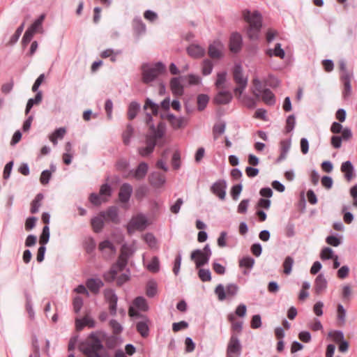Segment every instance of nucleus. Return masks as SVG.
Returning a JSON list of instances; mask_svg holds the SVG:
<instances>
[{
  "label": "nucleus",
  "instance_id": "nucleus-1",
  "mask_svg": "<svg viewBox=\"0 0 357 357\" xmlns=\"http://www.w3.org/2000/svg\"><path fill=\"white\" fill-rule=\"evenodd\" d=\"M245 20L248 24L247 34L252 40H257L259 38V33L262 26V17L258 11L251 13L249 10L243 12Z\"/></svg>",
  "mask_w": 357,
  "mask_h": 357
},
{
  "label": "nucleus",
  "instance_id": "nucleus-2",
  "mask_svg": "<svg viewBox=\"0 0 357 357\" xmlns=\"http://www.w3.org/2000/svg\"><path fill=\"white\" fill-rule=\"evenodd\" d=\"M338 66L340 81L343 86L342 96L346 100L350 97L352 93L351 82L354 79V73L352 69L347 68V62L343 59L338 61Z\"/></svg>",
  "mask_w": 357,
  "mask_h": 357
},
{
  "label": "nucleus",
  "instance_id": "nucleus-3",
  "mask_svg": "<svg viewBox=\"0 0 357 357\" xmlns=\"http://www.w3.org/2000/svg\"><path fill=\"white\" fill-rule=\"evenodd\" d=\"M129 258V253L128 248L126 245L122 246L121 255L119 257L117 262L114 264L110 270L104 274V278L107 282L114 281L117 275V273L122 271L128 263Z\"/></svg>",
  "mask_w": 357,
  "mask_h": 357
},
{
  "label": "nucleus",
  "instance_id": "nucleus-4",
  "mask_svg": "<svg viewBox=\"0 0 357 357\" xmlns=\"http://www.w3.org/2000/svg\"><path fill=\"white\" fill-rule=\"evenodd\" d=\"M165 66L160 61L152 66L148 64L142 66V81L149 84L154 81L160 74L165 71Z\"/></svg>",
  "mask_w": 357,
  "mask_h": 357
},
{
  "label": "nucleus",
  "instance_id": "nucleus-5",
  "mask_svg": "<svg viewBox=\"0 0 357 357\" xmlns=\"http://www.w3.org/2000/svg\"><path fill=\"white\" fill-rule=\"evenodd\" d=\"M91 341L81 345L80 349L87 357H101L99 351L103 349L100 340L94 334L90 335Z\"/></svg>",
  "mask_w": 357,
  "mask_h": 357
},
{
  "label": "nucleus",
  "instance_id": "nucleus-6",
  "mask_svg": "<svg viewBox=\"0 0 357 357\" xmlns=\"http://www.w3.org/2000/svg\"><path fill=\"white\" fill-rule=\"evenodd\" d=\"M238 285L234 283L228 284L226 287L223 284H219L215 289V294L218 300L222 301L234 298L238 294Z\"/></svg>",
  "mask_w": 357,
  "mask_h": 357
},
{
  "label": "nucleus",
  "instance_id": "nucleus-7",
  "mask_svg": "<svg viewBox=\"0 0 357 357\" xmlns=\"http://www.w3.org/2000/svg\"><path fill=\"white\" fill-rule=\"evenodd\" d=\"M211 250L208 244H206L203 250L197 249L191 253V259L194 260L197 268L208 264L211 256Z\"/></svg>",
  "mask_w": 357,
  "mask_h": 357
},
{
  "label": "nucleus",
  "instance_id": "nucleus-8",
  "mask_svg": "<svg viewBox=\"0 0 357 357\" xmlns=\"http://www.w3.org/2000/svg\"><path fill=\"white\" fill-rule=\"evenodd\" d=\"M148 225V219L144 214L139 213L134 215L127 225V230L129 234L133 233L135 231H143Z\"/></svg>",
  "mask_w": 357,
  "mask_h": 357
},
{
  "label": "nucleus",
  "instance_id": "nucleus-9",
  "mask_svg": "<svg viewBox=\"0 0 357 357\" xmlns=\"http://www.w3.org/2000/svg\"><path fill=\"white\" fill-rule=\"evenodd\" d=\"M227 184L225 180L218 179L210 188L211 192L220 200L224 201L226 198Z\"/></svg>",
  "mask_w": 357,
  "mask_h": 357
},
{
  "label": "nucleus",
  "instance_id": "nucleus-10",
  "mask_svg": "<svg viewBox=\"0 0 357 357\" xmlns=\"http://www.w3.org/2000/svg\"><path fill=\"white\" fill-rule=\"evenodd\" d=\"M241 350L242 346L237 335L232 333L227 344V356L235 355L236 357H239Z\"/></svg>",
  "mask_w": 357,
  "mask_h": 357
},
{
  "label": "nucleus",
  "instance_id": "nucleus-11",
  "mask_svg": "<svg viewBox=\"0 0 357 357\" xmlns=\"http://www.w3.org/2000/svg\"><path fill=\"white\" fill-rule=\"evenodd\" d=\"M224 44L219 40H215L208 46V54L211 59H219L223 56Z\"/></svg>",
  "mask_w": 357,
  "mask_h": 357
},
{
  "label": "nucleus",
  "instance_id": "nucleus-12",
  "mask_svg": "<svg viewBox=\"0 0 357 357\" xmlns=\"http://www.w3.org/2000/svg\"><path fill=\"white\" fill-rule=\"evenodd\" d=\"M105 301L109 303V309L111 315L115 316L116 314V307L118 296L114 291L111 289H107L104 291Z\"/></svg>",
  "mask_w": 357,
  "mask_h": 357
},
{
  "label": "nucleus",
  "instance_id": "nucleus-13",
  "mask_svg": "<svg viewBox=\"0 0 357 357\" xmlns=\"http://www.w3.org/2000/svg\"><path fill=\"white\" fill-rule=\"evenodd\" d=\"M98 249L102 252L103 257L107 259L114 257L116 253L115 247L113 243L108 240L100 243Z\"/></svg>",
  "mask_w": 357,
  "mask_h": 357
},
{
  "label": "nucleus",
  "instance_id": "nucleus-14",
  "mask_svg": "<svg viewBox=\"0 0 357 357\" xmlns=\"http://www.w3.org/2000/svg\"><path fill=\"white\" fill-rule=\"evenodd\" d=\"M133 189L130 184L128 183H123L120 187L119 192V199L121 203H127L129 202L132 195Z\"/></svg>",
  "mask_w": 357,
  "mask_h": 357
},
{
  "label": "nucleus",
  "instance_id": "nucleus-15",
  "mask_svg": "<svg viewBox=\"0 0 357 357\" xmlns=\"http://www.w3.org/2000/svg\"><path fill=\"white\" fill-rule=\"evenodd\" d=\"M100 215L104 217L105 221L115 224L119 222V211L116 206H110L105 211H101Z\"/></svg>",
  "mask_w": 357,
  "mask_h": 357
},
{
  "label": "nucleus",
  "instance_id": "nucleus-16",
  "mask_svg": "<svg viewBox=\"0 0 357 357\" xmlns=\"http://www.w3.org/2000/svg\"><path fill=\"white\" fill-rule=\"evenodd\" d=\"M161 117L167 119L172 128L175 130L181 128L186 125V121L183 117H176L173 114H162Z\"/></svg>",
  "mask_w": 357,
  "mask_h": 357
},
{
  "label": "nucleus",
  "instance_id": "nucleus-17",
  "mask_svg": "<svg viewBox=\"0 0 357 357\" xmlns=\"http://www.w3.org/2000/svg\"><path fill=\"white\" fill-rule=\"evenodd\" d=\"M242 37L238 33H233L229 40V50L231 52L236 53L240 51L242 47Z\"/></svg>",
  "mask_w": 357,
  "mask_h": 357
},
{
  "label": "nucleus",
  "instance_id": "nucleus-18",
  "mask_svg": "<svg viewBox=\"0 0 357 357\" xmlns=\"http://www.w3.org/2000/svg\"><path fill=\"white\" fill-rule=\"evenodd\" d=\"M234 80L236 84H248V77L243 76V68L240 63H236L233 70Z\"/></svg>",
  "mask_w": 357,
  "mask_h": 357
},
{
  "label": "nucleus",
  "instance_id": "nucleus-19",
  "mask_svg": "<svg viewBox=\"0 0 357 357\" xmlns=\"http://www.w3.org/2000/svg\"><path fill=\"white\" fill-rule=\"evenodd\" d=\"M170 89L174 96H182L184 91L183 86L181 83V77H173L170 81Z\"/></svg>",
  "mask_w": 357,
  "mask_h": 357
},
{
  "label": "nucleus",
  "instance_id": "nucleus-20",
  "mask_svg": "<svg viewBox=\"0 0 357 357\" xmlns=\"http://www.w3.org/2000/svg\"><path fill=\"white\" fill-rule=\"evenodd\" d=\"M149 182L155 188L162 187L166 182L165 174L160 172H153L149 176Z\"/></svg>",
  "mask_w": 357,
  "mask_h": 357
},
{
  "label": "nucleus",
  "instance_id": "nucleus-21",
  "mask_svg": "<svg viewBox=\"0 0 357 357\" xmlns=\"http://www.w3.org/2000/svg\"><path fill=\"white\" fill-rule=\"evenodd\" d=\"M45 18V14H41L36 20H34V22L26 30H28L33 34H35L36 33H43L44 31L43 23Z\"/></svg>",
  "mask_w": 357,
  "mask_h": 357
},
{
  "label": "nucleus",
  "instance_id": "nucleus-22",
  "mask_svg": "<svg viewBox=\"0 0 357 357\" xmlns=\"http://www.w3.org/2000/svg\"><path fill=\"white\" fill-rule=\"evenodd\" d=\"M341 172L344 173V178L347 181H350L354 176V167L351 162L347 160L341 165Z\"/></svg>",
  "mask_w": 357,
  "mask_h": 357
},
{
  "label": "nucleus",
  "instance_id": "nucleus-23",
  "mask_svg": "<svg viewBox=\"0 0 357 357\" xmlns=\"http://www.w3.org/2000/svg\"><path fill=\"white\" fill-rule=\"evenodd\" d=\"M187 52L191 57L197 59L204 56L205 49L199 45L192 44L188 47Z\"/></svg>",
  "mask_w": 357,
  "mask_h": 357
},
{
  "label": "nucleus",
  "instance_id": "nucleus-24",
  "mask_svg": "<svg viewBox=\"0 0 357 357\" xmlns=\"http://www.w3.org/2000/svg\"><path fill=\"white\" fill-rule=\"evenodd\" d=\"M232 95L227 91H220L214 98V102L217 105H226L231 102Z\"/></svg>",
  "mask_w": 357,
  "mask_h": 357
},
{
  "label": "nucleus",
  "instance_id": "nucleus-25",
  "mask_svg": "<svg viewBox=\"0 0 357 357\" xmlns=\"http://www.w3.org/2000/svg\"><path fill=\"white\" fill-rule=\"evenodd\" d=\"M262 101L267 105H274L276 102L275 96L269 89H264L260 97Z\"/></svg>",
  "mask_w": 357,
  "mask_h": 357
},
{
  "label": "nucleus",
  "instance_id": "nucleus-26",
  "mask_svg": "<svg viewBox=\"0 0 357 357\" xmlns=\"http://www.w3.org/2000/svg\"><path fill=\"white\" fill-rule=\"evenodd\" d=\"M86 285L91 292L97 294L104 284L99 278H90L87 280Z\"/></svg>",
  "mask_w": 357,
  "mask_h": 357
},
{
  "label": "nucleus",
  "instance_id": "nucleus-27",
  "mask_svg": "<svg viewBox=\"0 0 357 357\" xmlns=\"http://www.w3.org/2000/svg\"><path fill=\"white\" fill-rule=\"evenodd\" d=\"M327 287V281L322 274H319L315 279L314 290L316 294L322 293Z\"/></svg>",
  "mask_w": 357,
  "mask_h": 357
},
{
  "label": "nucleus",
  "instance_id": "nucleus-28",
  "mask_svg": "<svg viewBox=\"0 0 357 357\" xmlns=\"http://www.w3.org/2000/svg\"><path fill=\"white\" fill-rule=\"evenodd\" d=\"M266 54L270 57L275 56L280 59H284L285 56V52L281 48L280 43H276L274 49H268L266 50Z\"/></svg>",
  "mask_w": 357,
  "mask_h": 357
},
{
  "label": "nucleus",
  "instance_id": "nucleus-29",
  "mask_svg": "<svg viewBox=\"0 0 357 357\" xmlns=\"http://www.w3.org/2000/svg\"><path fill=\"white\" fill-rule=\"evenodd\" d=\"M104 217H102L100 215V213L99 215L96 217H94L91 219V225L93 227V229L95 232L99 233L102 231L103 227H104V221H105Z\"/></svg>",
  "mask_w": 357,
  "mask_h": 357
},
{
  "label": "nucleus",
  "instance_id": "nucleus-30",
  "mask_svg": "<svg viewBox=\"0 0 357 357\" xmlns=\"http://www.w3.org/2000/svg\"><path fill=\"white\" fill-rule=\"evenodd\" d=\"M75 325L77 330L81 331L86 326H88L90 328L95 327V321L93 319L86 317L82 319H77L75 321Z\"/></svg>",
  "mask_w": 357,
  "mask_h": 357
},
{
  "label": "nucleus",
  "instance_id": "nucleus-31",
  "mask_svg": "<svg viewBox=\"0 0 357 357\" xmlns=\"http://www.w3.org/2000/svg\"><path fill=\"white\" fill-rule=\"evenodd\" d=\"M150 129L152 132V135H150L155 140L161 139L163 137L165 133V127L162 123H160L158 125L157 128H155L154 124H151L150 126Z\"/></svg>",
  "mask_w": 357,
  "mask_h": 357
},
{
  "label": "nucleus",
  "instance_id": "nucleus-32",
  "mask_svg": "<svg viewBox=\"0 0 357 357\" xmlns=\"http://www.w3.org/2000/svg\"><path fill=\"white\" fill-rule=\"evenodd\" d=\"M290 140H283L280 142V155L277 159L278 162L284 160L287 158V155L290 149Z\"/></svg>",
  "mask_w": 357,
  "mask_h": 357
},
{
  "label": "nucleus",
  "instance_id": "nucleus-33",
  "mask_svg": "<svg viewBox=\"0 0 357 357\" xmlns=\"http://www.w3.org/2000/svg\"><path fill=\"white\" fill-rule=\"evenodd\" d=\"M148 169L149 167L146 162H140L134 173V177L137 180L142 179L146 175Z\"/></svg>",
  "mask_w": 357,
  "mask_h": 357
},
{
  "label": "nucleus",
  "instance_id": "nucleus-34",
  "mask_svg": "<svg viewBox=\"0 0 357 357\" xmlns=\"http://www.w3.org/2000/svg\"><path fill=\"white\" fill-rule=\"evenodd\" d=\"M43 195L38 193L31 202L30 212L33 214L38 212L39 208L41 206V202L43 199Z\"/></svg>",
  "mask_w": 357,
  "mask_h": 357
},
{
  "label": "nucleus",
  "instance_id": "nucleus-35",
  "mask_svg": "<svg viewBox=\"0 0 357 357\" xmlns=\"http://www.w3.org/2000/svg\"><path fill=\"white\" fill-rule=\"evenodd\" d=\"M139 109L140 105L138 102L135 101L131 102L128 106V118L130 120L134 119L137 115Z\"/></svg>",
  "mask_w": 357,
  "mask_h": 357
},
{
  "label": "nucleus",
  "instance_id": "nucleus-36",
  "mask_svg": "<svg viewBox=\"0 0 357 357\" xmlns=\"http://www.w3.org/2000/svg\"><path fill=\"white\" fill-rule=\"evenodd\" d=\"M132 26L134 31L137 35L144 33L146 31V25L142 22L140 17H135L132 22Z\"/></svg>",
  "mask_w": 357,
  "mask_h": 357
},
{
  "label": "nucleus",
  "instance_id": "nucleus-37",
  "mask_svg": "<svg viewBox=\"0 0 357 357\" xmlns=\"http://www.w3.org/2000/svg\"><path fill=\"white\" fill-rule=\"evenodd\" d=\"M158 292V285L155 281L150 280L146 284V294L149 298L154 297Z\"/></svg>",
  "mask_w": 357,
  "mask_h": 357
},
{
  "label": "nucleus",
  "instance_id": "nucleus-38",
  "mask_svg": "<svg viewBox=\"0 0 357 357\" xmlns=\"http://www.w3.org/2000/svg\"><path fill=\"white\" fill-rule=\"evenodd\" d=\"M252 84L253 87L252 88V93L257 98H259L264 90L262 89L261 82L258 77H255L252 79Z\"/></svg>",
  "mask_w": 357,
  "mask_h": 357
},
{
  "label": "nucleus",
  "instance_id": "nucleus-39",
  "mask_svg": "<svg viewBox=\"0 0 357 357\" xmlns=\"http://www.w3.org/2000/svg\"><path fill=\"white\" fill-rule=\"evenodd\" d=\"M133 305L142 311H146L149 309L147 301L143 296H138L133 301Z\"/></svg>",
  "mask_w": 357,
  "mask_h": 357
},
{
  "label": "nucleus",
  "instance_id": "nucleus-40",
  "mask_svg": "<svg viewBox=\"0 0 357 357\" xmlns=\"http://www.w3.org/2000/svg\"><path fill=\"white\" fill-rule=\"evenodd\" d=\"M41 100H42V92L38 91L35 98H30L28 100L26 107V110H25L26 114H28L29 112L30 109L32 108L33 105L40 103L41 102Z\"/></svg>",
  "mask_w": 357,
  "mask_h": 357
},
{
  "label": "nucleus",
  "instance_id": "nucleus-41",
  "mask_svg": "<svg viewBox=\"0 0 357 357\" xmlns=\"http://www.w3.org/2000/svg\"><path fill=\"white\" fill-rule=\"evenodd\" d=\"M209 97L206 94H199L197 96V108L199 111L204 110L207 106Z\"/></svg>",
  "mask_w": 357,
  "mask_h": 357
},
{
  "label": "nucleus",
  "instance_id": "nucleus-42",
  "mask_svg": "<svg viewBox=\"0 0 357 357\" xmlns=\"http://www.w3.org/2000/svg\"><path fill=\"white\" fill-rule=\"evenodd\" d=\"M137 331L140 333V335L145 337L148 336L149 328L148 324L146 321H139L136 325Z\"/></svg>",
  "mask_w": 357,
  "mask_h": 357
},
{
  "label": "nucleus",
  "instance_id": "nucleus-43",
  "mask_svg": "<svg viewBox=\"0 0 357 357\" xmlns=\"http://www.w3.org/2000/svg\"><path fill=\"white\" fill-rule=\"evenodd\" d=\"M147 269L152 273H158L160 270V261L158 257H153L147 265Z\"/></svg>",
  "mask_w": 357,
  "mask_h": 357
},
{
  "label": "nucleus",
  "instance_id": "nucleus-44",
  "mask_svg": "<svg viewBox=\"0 0 357 357\" xmlns=\"http://www.w3.org/2000/svg\"><path fill=\"white\" fill-rule=\"evenodd\" d=\"M294 262V260L291 257L288 256L285 258L282 264L284 274L289 275L291 273Z\"/></svg>",
  "mask_w": 357,
  "mask_h": 357
},
{
  "label": "nucleus",
  "instance_id": "nucleus-45",
  "mask_svg": "<svg viewBox=\"0 0 357 357\" xmlns=\"http://www.w3.org/2000/svg\"><path fill=\"white\" fill-rule=\"evenodd\" d=\"M226 125L225 123L215 124L213 128L214 139H217L218 135H222L225 131Z\"/></svg>",
  "mask_w": 357,
  "mask_h": 357
},
{
  "label": "nucleus",
  "instance_id": "nucleus-46",
  "mask_svg": "<svg viewBox=\"0 0 357 357\" xmlns=\"http://www.w3.org/2000/svg\"><path fill=\"white\" fill-rule=\"evenodd\" d=\"M150 109L153 114L156 115L159 109V105L153 102L151 99L146 98L144 105V109L146 110Z\"/></svg>",
  "mask_w": 357,
  "mask_h": 357
},
{
  "label": "nucleus",
  "instance_id": "nucleus-47",
  "mask_svg": "<svg viewBox=\"0 0 357 357\" xmlns=\"http://www.w3.org/2000/svg\"><path fill=\"white\" fill-rule=\"evenodd\" d=\"M133 132L134 128L132 125L128 124L126 130L123 133V140L125 144H128L130 143Z\"/></svg>",
  "mask_w": 357,
  "mask_h": 357
},
{
  "label": "nucleus",
  "instance_id": "nucleus-48",
  "mask_svg": "<svg viewBox=\"0 0 357 357\" xmlns=\"http://www.w3.org/2000/svg\"><path fill=\"white\" fill-rule=\"evenodd\" d=\"M213 64L209 59H205L202 62V74L205 76L212 73Z\"/></svg>",
  "mask_w": 357,
  "mask_h": 357
},
{
  "label": "nucleus",
  "instance_id": "nucleus-49",
  "mask_svg": "<svg viewBox=\"0 0 357 357\" xmlns=\"http://www.w3.org/2000/svg\"><path fill=\"white\" fill-rule=\"evenodd\" d=\"M255 264V259L251 257H243L239 261V266L240 267H245L248 269L252 268L253 266Z\"/></svg>",
  "mask_w": 357,
  "mask_h": 357
},
{
  "label": "nucleus",
  "instance_id": "nucleus-50",
  "mask_svg": "<svg viewBox=\"0 0 357 357\" xmlns=\"http://www.w3.org/2000/svg\"><path fill=\"white\" fill-rule=\"evenodd\" d=\"M198 275L202 282H209L211 280V275L208 269H199L198 272Z\"/></svg>",
  "mask_w": 357,
  "mask_h": 357
},
{
  "label": "nucleus",
  "instance_id": "nucleus-51",
  "mask_svg": "<svg viewBox=\"0 0 357 357\" xmlns=\"http://www.w3.org/2000/svg\"><path fill=\"white\" fill-rule=\"evenodd\" d=\"M90 202L95 206H99L102 202H105L107 199L103 198L102 196L96 193H91L89 197Z\"/></svg>",
  "mask_w": 357,
  "mask_h": 357
},
{
  "label": "nucleus",
  "instance_id": "nucleus-52",
  "mask_svg": "<svg viewBox=\"0 0 357 357\" xmlns=\"http://www.w3.org/2000/svg\"><path fill=\"white\" fill-rule=\"evenodd\" d=\"M295 124H296L295 116L294 114L289 115L287 117V121H286V127H285L286 132H291L295 127Z\"/></svg>",
  "mask_w": 357,
  "mask_h": 357
},
{
  "label": "nucleus",
  "instance_id": "nucleus-53",
  "mask_svg": "<svg viewBox=\"0 0 357 357\" xmlns=\"http://www.w3.org/2000/svg\"><path fill=\"white\" fill-rule=\"evenodd\" d=\"M226 77H227V72L226 71L218 73L217 79H216V81L215 83V86L217 88L222 87V85L225 84V82L226 81Z\"/></svg>",
  "mask_w": 357,
  "mask_h": 357
},
{
  "label": "nucleus",
  "instance_id": "nucleus-54",
  "mask_svg": "<svg viewBox=\"0 0 357 357\" xmlns=\"http://www.w3.org/2000/svg\"><path fill=\"white\" fill-rule=\"evenodd\" d=\"M333 251L331 248L326 247L322 249L320 257L322 260H327L333 258Z\"/></svg>",
  "mask_w": 357,
  "mask_h": 357
},
{
  "label": "nucleus",
  "instance_id": "nucleus-55",
  "mask_svg": "<svg viewBox=\"0 0 357 357\" xmlns=\"http://www.w3.org/2000/svg\"><path fill=\"white\" fill-rule=\"evenodd\" d=\"M250 199H245L241 201L238 206L237 212L241 214H245L248 211L249 206Z\"/></svg>",
  "mask_w": 357,
  "mask_h": 357
},
{
  "label": "nucleus",
  "instance_id": "nucleus-56",
  "mask_svg": "<svg viewBox=\"0 0 357 357\" xmlns=\"http://www.w3.org/2000/svg\"><path fill=\"white\" fill-rule=\"evenodd\" d=\"M99 194L102 197H110L112 195L111 186L107 183L102 184L100 186Z\"/></svg>",
  "mask_w": 357,
  "mask_h": 357
},
{
  "label": "nucleus",
  "instance_id": "nucleus-57",
  "mask_svg": "<svg viewBox=\"0 0 357 357\" xmlns=\"http://www.w3.org/2000/svg\"><path fill=\"white\" fill-rule=\"evenodd\" d=\"M188 323L185 321H181L179 322H174L172 324V330L176 333L181 330H185L188 328Z\"/></svg>",
  "mask_w": 357,
  "mask_h": 357
},
{
  "label": "nucleus",
  "instance_id": "nucleus-58",
  "mask_svg": "<svg viewBox=\"0 0 357 357\" xmlns=\"http://www.w3.org/2000/svg\"><path fill=\"white\" fill-rule=\"evenodd\" d=\"M50 239V229L47 225H45L43 229L42 235L40 238V243L45 245Z\"/></svg>",
  "mask_w": 357,
  "mask_h": 357
},
{
  "label": "nucleus",
  "instance_id": "nucleus-59",
  "mask_svg": "<svg viewBox=\"0 0 357 357\" xmlns=\"http://www.w3.org/2000/svg\"><path fill=\"white\" fill-rule=\"evenodd\" d=\"M328 336L332 337L333 340L338 343L344 340V333L342 331H335L329 332Z\"/></svg>",
  "mask_w": 357,
  "mask_h": 357
},
{
  "label": "nucleus",
  "instance_id": "nucleus-60",
  "mask_svg": "<svg viewBox=\"0 0 357 357\" xmlns=\"http://www.w3.org/2000/svg\"><path fill=\"white\" fill-rule=\"evenodd\" d=\"M109 325L112 328L113 333L115 335L120 334L123 331L122 326L115 319H112L109 321Z\"/></svg>",
  "mask_w": 357,
  "mask_h": 357
},
{
  "label": "nucleus",
  "instance_id": "nucleus-61",
  "mask_svg": "<svg viewBox=\"0 0 357 357\" xmlns=\"http://www.w3.org/2000/svg\"><path fill=\"white\" fill-rule=\"evenodd\" d=\"M242 101L243 105L249 109H254L257 105L256 100L250 96H244Z\"/></svg>",
  "mask_w": 357,
  "mask_h": 357
},
{
  "label": "nucleus",
  "instance_id": "nucleus-62",
  "mask_svg": "<svg viewBox=\"0 0 357 357\" xmlns=\"http://www.w3.org/2000/svg\"><path fill=\"white\" fill-rule=\"evenodd\" d=\"M243 186L241 184H238L234 185L231 189V195L234 200H237L239 197V195L241 192Z\"/></svg>",
  "mask_w": 357,
  "mask_h": 357
},
{
  "label": "nucleus",
  "instance_id": "nucleus-63",
  "mask_svg": "<svg viewBox=\"0 0 357 357\" xmlns=\"http://www.w3.org/2000/svg\"><path fill=\"white\" fill-rule=\"evenodd\" d=\"M73 305L75 312H79L83 305V299L80 296H75L73 299Z\"/></svg>",
  "mask_w": 357,
  "mask_h": 357
},
{
  "label": "nucleus",
  "instance_id": "nucleus-64",
  "mask_svg": "<svg viewBox=\"0 0 357 357\" xmlns=\"http://www.w3.org/2000/svg\"><path fill=\"white\" fill-rule=\"evenodd\" d=\"M52 176V173L50 171L46 169L42 172L40 181L43 185H46L49 183Z\"/></svg>",
  "mask_w": 357,
  "mask_h": 357
}]
</instances>
